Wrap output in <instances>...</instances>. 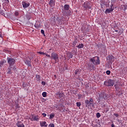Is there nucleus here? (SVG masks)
I'll use <instances>...</instances> for the list:
<instances>
[{"mask_svg": "<svg viewBox=\"0 0 127 127\" xmlns=\"http://www.w3.org/2000/svg\"><path fill=\"white\" fill-rule=\"evenodd\" d=\"M90 61L92 62L94 65H100V58L98 56L90 59Z\"/></svg>", "mask_w": 127, "mask_h": 127, "instance_id": "obj_1", "label": "nucleus"}, {"mask_svg": "<svg viewBox=\"0 0 127 127\" xmlns=\"http://www.w3.org/2000/svg\"><path fill=\"white\" fill-rule=\"evenodd\" d=\"M104 85L107 87H111V86H114L115 85V81L112 79H109L107 81L104 82Z\"/></svg>", "mask_w": 127, "mask_h": 127, "instance_id": "obj_2", "label": "nucleus"}, {"mask_svg": "<svg viewBox=\"0 0 127 127\" xmlns=\"http://www.w3.org/2000/svg\"><path fill=\"white\" fill-rule=\"evenodd\" d=\"M7 61L10 66H13L15 64V60L12 58H8Z\"/></svg>", "mask_w": 127, "mask_h": 127, "instance_id": "obj_3", "label": "nucleus"}, {"mask_svg": "<svg viewBox=\"0 0 127 127\" xmlns=\"http://www.w3.org/2000/svg\"><path fill=\"white\" fill-rule=\"evenodd\" d=\"M94 104V99L93 98H90L89 100L85 101V107L86 108H89V107H91V105Z\"/></svg>", "mask_w": 127, "mask_h": 127, "instance_id": "obj_4", "label": "nucleus"}, {"mask_svg": "<svg viewBox=\"0 0 127 127\" xmlns=\"http://www.w3.org/2000/svg\"><path fill=\"white\" fill-rule=\"evenodd\" d=\"M51 57L52 59L55 60V61H57V60H59V55L57 53H52Z\"/></svg>", "mask_w": 127, "mask_h": 127, "instance_id": "obj_5", "label": "nucleus"}, {"mask_svg": "<svg viewBox=\"0 0 127 127\" xmlns=\"http://www.w3.org/2000/svg\"><path fill=\"white\" fill-rule=\"evenodd\" d=\"M30 120L32 121L33 122L34 121L35 122H39V116L38 115H32L30 117Z\"/></svg>", "mask_w": 127, "mask_h": 127, "instance_id": "obj_6", "label": "nucleus"}, {"mask_svg": "<svg viewBox=\"0 0 127 127\" xmlns=\"http://www.w3.org/2000/svg\"><path fill=\"white\" fill-rule=\"evenodd\" d=\"M22 5H23V8L25 9L27 8V7H29V6H30V3L26 1H23L22 2Z\"/></svg>", "mask_w": 127, "mask_h": 127, "instance_id": "obj_7", "label": "nucleus"}, {"mask_svg": "<svg viewBox=\"0 0 127 127\" xmlns=\"http://www.w3.org/2000/svg\"><path fill=\"white\" fill-rule=\"evenodd\" d=\"M107 60H109L110 63H113L115 61V57L113 55H111L107 58Z\"/></svg>", "mask_w": 127, "mask_h": 127, "instance_id": "obj_8", "label": "nucleus"}, {"mask_svg": "<svg viewBox=\"0 0 127 127\" xmlns=\"http://www.w3.org/2000/svg\"><path fill=\"white\" fill-rule=\"evenodd\" d=\"M55 0H50L49 2V5L51 7H53L54 6H55Z\"/></svg>", "mask_w": 127, "mask_h": 127, "instance_id": "obj_9", "label": "nucleus"}, {"mask_svg": "<svg viewBox=\"0 0 127 127\" xmlns=\"http://www.w3.org/2000/svg\"><path fill=\"white\" fill-rule=\"evenodd\" d=\"M31 59H32V58L30 57V61L28 60H26L25 61V64L28 66V67H31Z\"/></svg>", "mask_w": 127, "mask_h": 127, "instance_id": "obj_10", "label": "nucleus"}, {"mask_svg": "<svg viewBox=\"0 0 127 127\" xmlns=\"http://www.w3.org/2000/svg\"><path fill=\"white\" fill-rule=\"evenodd\" d=\"M40 126L41 127H47L48 124H47V123L45 121H42L40 123Z\"/></svg>", "mask_w": 127, "mask_h": 127, "instance_id": "obj_11", "label": "nucleus"}, {"mask_svg": "<svg viewBox=\"0 0 127 127\" xmlns=\"http://www.w3.org/2000/svg\"><path fill=\"white\" fill-rule=\"evenodd\" d=\"M56 95V96H59V99H61V98L64 96V93L59 91Z\"/></svg>", "mask_w": 127, "mask_h": 127, "instance_id": "obj_12", "label": "nucleus"}, {"mask_svg": "<svg viewBox=\"0 0 127 127\" xmlns=\"http://www.w3.org/2000/svg\"><path fill=\"white\" fill-rule=\"evenodd\" d=\"M16 126L18 127H25L24 124L23 123H21V122L18 121L16 124Z\"/></svg>", "mask_w": 127, "mask_h": 127, "instance_id": "obj_13", "label": "nucleus"}, {"mask_svg": "<svg viewBox=\"0 0 127 127\" xmlns=\"http://www.w3.org/2000/svg\"><path fill=\"white\" fill-rule=\"evenodd\" d=\"M11 68H12V66H10V67H8L7 68V74H8V75H11L12 74V71L11 70Z\"/></svg>", "mask_w": 127, "mask_h": 127, "instance_id": "obj_14", "label": "nucleus"}, {"mask_svg": "<svg viewBox=\"0 0 127 127\" xmlns=\"http://www.w3.org/2000/svg\"><path fill=\"white\" fill-rule=\"evenodd\" d=\"M83 6L84 8H90L89 7V2L88 1H85L83 4Z\"/></svg>", "mask_w": 127, "mask_h": 127, "instance_id": "obj_15", "label": "nucleus"}, {"mask_svg": "<svg viewBox=\"0 0 127 127\" xmlns=\"http://www.w3.org/2000/svg\"><path fill=\"white\" fill-rule=\"evenodd\" d=\"M74 73L75 75H77L78 74L80 75V74H81V69H76L74 71Z\"/></svg>", "mask_w": 127, "mask_h": 127, "instance_id": "obj_16", "label": "nucleus"}, {"mask_svg": "<svg viewBox=\"0 0 127 127\" xmlns=\"http://www.w3.org/2000/svg\"><path fill=\"white\" fill-rule=\"evenodd\" d=\"M69 8H70V5L69 4H65L64 5V9L65 10H69Z\"/></svg>", "mask_w": 127, "mask_h": 127, "instance_id": "obj_17", "label": "nucleus"}, {"mask_svg": "<svg viewBox=\"0 0 127 127\" xmlns=\"http://www.w3.org/2000/svg\"><path fill=\"white\" fill-rule=\"evenodd\" d=\"M112 11H113V9H110L109 8V9H106L105 12L106 14H107V13H111Z\"/></svg>", "mask_w": 127, "mask_h": 127, "instance_id": "obj_18", "label": "nucleus"}, {"mask_svg": "<svg viewBox=\"0 0 127 127\" xmlns=\"http://www.w3.org/2000/svg\"><path fill=\"white\" fill-rule=\"evenodd\" d=\"M6 63V61L4 60H2L0 62V67H2L3 64Z\"/></svg>", "mask_w": 127, "mask_h": 127, "instance_id": "obj_19", "label": "nucleus"}, {"mask_svg": "<svg viewBox=\"0 0 127 127\" xmlns=\"http://www.w3.org/2000/svg\"><path fill=\"white\" fill-rule=\"evenodd\" d=\"M67 55L68 57V58H73V54H72V53H71V52H69L67 53Z\"/></svg>", "mask_w": 127, "mask_h": 127, "instance_id": "obj_20", "label": "nucleus"}, {"mask_svg": "<svg viewBox=\"0 0 127 127\" xmlns=\"http://www.w3.org/2000/svg\"><path fill=\"white\" fill-rule=\"evenodd\" d=\"M76 47H77L79 48V49H81V48H83V47H84V44H79L78 46H76Z\"/></svg>", "mask_w": 127, "mask_h": 127, "instance_id": "obj_21", "label": "nucleus"}, {"mask_svg": "<svg viewBox=\"0 0 127 127\" xmlns=\"http://www.w3.org/2000/svg\"><path fill=\"white\" fill-rule=\"evenodd\" d=\"M57 23H58V24H62V19H59L58 18V20H57Z\"/></svg>", "mask_w": 127, "mask_h": 127, "instance_id": "obj_22", "label": "nucleus"}, {"mask_svg": "<svg viewBox=\"0 0 127 127\" xmlns=\"http://www.w3.org/2000/svg\"><path fill=\"white\" fill-rule=\"evenodd\" d=\"M55 117V114L54 113H52V114L50 115L49 119L50 120H52V119H53Z\"/></svg>", "mask_w": 127, "mask_h": 127, "instance_id": "obj_23", "label": "nucleus"}, {"mask_svg": "<svg viewBox=\"0 0 127 127\" xmlns=\"http://www.w3.org/2000/svg\"><path fill=\"white\" fill-rule=\"evenodd\" d=\"M35 77L36 78V79H37L38 81H40L41 76H40V75L36 74Z\"/></svg>", "mask_w": 127, "mask_h": 127, "instance_id": "obj_24", "label": "nucleus"}, {"mask_svg": "<svg viewBox=\"0 0 127 127\" xmlns=\"http://www.w3.org/2000/svg\"><path fill=\"white\" fill-rule=\"evenodd\" d=\"M42 95L44 98H45L47 96V93H46V92H44L42 93Z\"/></svg>", "mask_w": 127, "mask_h": 127, "instance_id": "obj_25", "label": "nucleus"}, {"mask_svg": "<svg viewBox=\"0 0 127 127\" xmlns=\"http://www.w3.org/2000/svg\"><path fill=\"white\" fill-rule=\"evenodd\" d=\"M72 47H75V46H76V45L77 44V41H74L72 42Z\"/></svg>", "mask_w": 127, "mask_h": 127, "instance_id": "obj_26", "label": "nucleus"}, {"mask_svg": "<svg viewBox=\"0 0 127 127\" xmlns=\"http://www.w3.org/2000/svg\"><path fill=\"white\" fill-rule=\"evenodd\" d=\"M110 9H112V11L115 9V8H114V4H112L110 5Z\"/></svg>", "mask_w": 127, "mask_h": 127, "instance_id": "obj_27", "label": "nucleus"}, {"mask_svg": "<svg viewBox=\"0 0 127 127\" xmlns=\"http://www.w3.org/2000/svg\"><path fill=\"white\" fill-rule=\"evenodd\" d=\"M35 27H36V28H39V27H40V25L38 24H35Z\"/></svg>", "mask_w": 127, "mask_h": 127, "instance_id": "obj_28", "label": "nucleus"}, {"mask_svg": "<svg viewBox=\"0 0 127 127\" xmlns=\"http://www.w3.org/2000/svg\"><path fill=\"white\" fill-rule=\"evenodd\" d=\"M90 68L91 70H95V66L93 64L90 66Z\"/></svg>", "mask_w": 127, "mask_h": 127, "instance_id": "obj_29", "label": "nucleus"}, {"mask_svg": "<svg viewBox=\"0 0 127 127\" xmlns=\"http://www.w3.org/2000/svg\"><path fill=\"white\" fill-rule=\"evenodd\" d=\"M77 107H81V102H76Z\"/></svg>", "mask_w": 127, "mask_h": 127, "instance_id": "obj_30", "label": "nucleus"}, {"mask_svg": "<svg viewBox=\"0 0 127 127\" xmlns=\"http://www.w3.org/2000/svg\"><path fill=\"white\" fill-rule=\"evenodd\" d=\"M15 107L16 109H19V108H20V106L19 104H15Z\"/></svg>", "mask_w": 127, "mask_h": 127, "instance_id": "obj_31", "label": "nucleus"}, {"mask_svg": "<svg viewBox=\"0 0 127 127\" xmlns=\"http://www.w3.org/2000/svg\"><path fill=\"white\" fill-rule=\"evenodd\" d=\"M96 117H97V118L101 117V114H100V113H97L96 114Z\"/></svg>", "mask_w": 127, "mask_h": 127, "instance_id": "obj_32", "label": "nucleus"}, {"mask_svg": "<svg viewBox=\"0 0 127 127\" xmlns=\"http://www.w3.org/2000/svg\"><path fill=\"white\" fill-rule=\"evenodd\" d=\"M49 127H55V125H54V124H50L49 125Z\"/></svg>", "mask_w": 127, "mask_h": 127, "instance_id": "obj_33", "label": "nucleus"}, {"mask_svg": "<svg viewBox=\"0 0 127 127\" xmlns=\"http://www.w3.org/2000/svg\"><path fill=\"white\" fill-rule=\"evenodd\" d=\"M18 14H19V13H18V12H17V11L15 12V13H14L15 16H17L18 15Z\"/></svg>", "mask_w": 127, "mask_h": 127, "instance_id": "obj_34", "label": "nucleus"}, {"mask_svg": "<svg viewBox=\"0 0 127 127\" xmlns=\"http://www.w3.org/2000/svg\"><path fill=\"white\" fill-rule=\"evenodd\" d=\"M38 54H41V55H45V53L42 52H38Z\"/></svg>", "mask_w": 127, "mask_h": 127, "instance_id": "obj_35", "label": "nucleus"}, {"mask_svg": "<svg viewBox=\"0 0 127 127\" xmlns=\"http://www.w3.org/2000/svg\"><path fill=\"white\" fill-rule=\"evenodd\" d=\"M114 87H115V89L116 90H118V89H119V86L118 85V84H115Z\"/></svg>", "mask_w": 127, "mask_h": 127, "instance_id": "obj_36", "label": "nucleus"}, {"mask_svg": "<svg viewBox=\"0 0 127 127\" xmlns=\"http://www.w3.org/2000/svg\"><path fill=\"white\" fill-rule=\"evenodd\" d=\"M106 74H107V75H110V74H111V71H110V70H107V71H106Z\"/></svg>", "mask_w": 127, "mask_h": 127, "instance_id": "obj_37", "label": "nucleus"}, {"mask_svg": "<svg viewBox=\"0 0 127 127\" xmlns=\"http://www.w3.org/2000/svg\"><path fill=\"white\" fill-rule=\"evenodd\" d=\"M45 32H44V31L43 30V29H42L41 30V33H42V34H43V35H44V34H45Z\"/></svg>", "mask_w": 127, "mask_h": 127, "instance_id": "obj_38", "label": "nucleus"}, {"mask_svg": "<svg viewBox=\"0 0 127 127\" xmlns=\"http://www.w3.org/2000/svg\"><path fill=\"white\" fill-rule=\"evenodd\" d=\"M25 86H26L25 83L24 82H23L22 86L23 87V88H24V89H25Z\"/></svg>", "mask_w": 127, "mask_h": 127, "instance_id": "obj_39", "label": "nucleus"}, {"mask_svg": "<svg viewBox=\"0 0 127 127\" xmlns=\"http://www.w3.org/2000/svg\"><path fill=\"white\" fill-rule=\"evenodd\" d=\"M45 55H46L47 57H49V58H50V57H51V56H50V55H48L46 53H45Z\"/></svg>", "mask_w": 127, "mask_h": 127, "instance_id": "obj_40", "label": "nucleus"}, {"mask_svg": "<svg viewBox=\"0 0 127 127\" xmlns=\"http://www.w3.org/2000/svg\"><path fill=\"white\" fill-rule=\"evenodd\" d=\"M114 116H115L116 118H118L120 115L118 114H114Z\"/></svg>", "mask_w": 127, "mask_h": 127, "instance_id": "obj_41", "label": "nucleus"}, {"mask_svg": "<svg viewBox=\"0 0 127 127\" xmlns=\"http://www.w3.org/2000/svg\"><path fill=\"white\" fill-rule=\"evenodd\" d=\"M42 85H43V86H45V85H46V83L44 81H42Z\"/></svg>", "mask_w": 127, "mask_h": 127, "instance_id": "obj_42", "label": "nucleus"}, {"mask_svg": "<svg viewBox=\"0 0 127 127\" xmlns=\"http://www.w3.org/2000/svg\"><path fill=\"white\" fill-rule=\"evenodd\" d=\"M42 116H43L44 118H45V117H46V116H47V115H46V114L45 113H43L42 114Z\"/></svg>", "mask_w": 127, "mask_h": 127, "instance_id": "obj_43", "label": "nucleus"}, {"mask_svg": "<svg viewBox=\"0 0 127 127\" xmlns=\"http://www.w3.org/2000/svg\"><path fill=\"white\" fill-rule=\"evenodd\" d=\"M68 12L67 15H70L71 14V10H68Z\"/></svg>", "mask_w": 127, "mask_h": 127, "instance_id": "obj_44", "label": "nucleus"}, {"mask_svg": "<svg viewBox=\"0 0 127 127\" xmlns=\"http://www.w3.org/2000/svg\"><path fill=\"white\" fill-rule=\"evenodd\" d=\"M73 53H74L75 54H77V52H75V50L72 51Z\"/></svg>", "mask_w": 127, "mask_h": 127, "instance_id": "obj_45", "label": "nucleus"}, {"mask_svg": "<svg viewBox=\"0 0 127 127\" xmlns=\"http://www.w3.org/2000/svg\"><path fill=\"white\" fill-rule=\"evenodd\" d=\"M12 69H13V70H16V68L15 66H13Z\"/></svg>", "mask_w": 127, "mask_h": 127, "instance_id": "obj_46", "label": "nucleus"}, {"mask_svg": "<svg viewBox=\"0 0 127 127\" xmlns=\"http://www.w3.org/2000/svg\"><path fill=\"white\" fill-rule=\"evenodd\" d=\"M6 1V2L7 3H8V2H9V1L8 0H5Z\"/></svg>", "mask_w": 127, "mask_h": 127, "instance_id": "obj_47", "label": "nucleus"}, {"mask_svg": "<svg viewBox=\"0 0 127 127\" xmlns=\"http://www.w3.org/2000/svg\"><path fill=\"white\" fill-rule=\"evenodd\" d=\"M111 127H115V125H114V124H112L111 125Z\"/></svg>", "mask_w": 127, "mask_h": 127, "instance_id": "obj_48", "label": "nucleus"}, {"mask_svg": "<svg viewBox=\"0 0 127 127\" xmlns=\"http://www.w3.org/2000/svg\"><path fill=\"white\" fill-rule=\"evenodd\" d=\"M118 30H115L116 32H118Z\"/></svg>", "mask_w": 127, "mask_h": 127, "instance_id": "obj_49", "label": "nucleus"}, {"mask_svg": "<svg viewBox=\"0 0 127 127\" xmlns=\"http://www.w3.org/2000/svg\"><path fill=\"white\" fill-rule=\"evenodd\" d=\"M64 0V1H65V0Z\"/></svg>", "mask_w": 127, "mask_h": 127, "instance_id": "obj_50", "label": "nucleus"}, {"mask_svg": "<svg viewBox=\"0 0 127 127\" xmlns=\"http://www.w3.org/2000/svg\"><path fill=\"white\" fill-rule=\"evenodd\" d=\"M99 44H102V43H99Z\"/></svg>", "mask_w": 127, "mask_h": 127, "instance_id": "obj_51", "label": "nucleus"}, {"mask_svg": "<svg viewBox=\"0 0 127 127\" xmlns=\"http://www.w3.org/2000/svg\"><path fill=\"white\" fill-rule=\"evenodd\" d=\"M103 98H105V97H104V96H103Z\"/></svg>", "mask_w": 127, "mask_h": 127, "instance_id": "obj_52", "label": "nucleus"}]
</instances>
